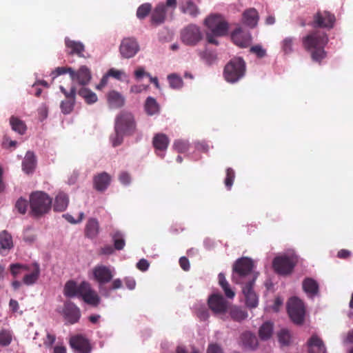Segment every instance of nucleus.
Masks as SVG:
<instances>
[{
	"label": "nucleus",
	"mask_w": 353,
	"mask_h": 353,
	"mask_svg": "<svg viewBox=\"0 0 353 353\" xmlns=\"http://www.w3.org/2000/svg\"><path fill=\"white\" fill-rule=\"evenodd\" d=\"M303 289L310 298H313L319 293V285L315 280L311 278L304 279L303 281Z\"/></svg>",
	"instance_id": "28"
},
{
	"label": "nucleus",
	"mask_w": 353,
	"mask_h": 353,
	"mask_svg": "<svg viewBox=\"0 0 353 353\" xmlns=\"http://www.w3.org/2000/svg\"><path fill=\"white\" fill-rule=\"evenodd\" d=\"M119 179L122 184L128 185L130 183L131 177L128 172H122L119 176Z\"/></svg>",
	"instance_id": "58"
},
{
	"label": "nucleus",
	"mask_w": 353,
	"mask_h": 353,
	"mask_svg": "<svg viewBox=\"0 0 353 353\" xmlns=\"http://www.w3.org/2000/svg\"><path fill=\"white\" fill-rule=\"evenodd\" d=\"M208 305L216 314H225L229 308L230 303L221 294H214L208 298Z\"/></svg>",
	"instance_id": "13"
},
{
	"label": "nucleus",
	"mask_w": 353,
	"mask_h": 353,
	"mask_svg": "<svg viewBox=\"0 0 353 353\" xmlns=\"http://www.w3.org/2000/svg\"><path fill=\"white\" fill-rule=\"evenodd\" d=\"M110 175L105 172H102L94 176L93 187L99 192H104L110 185Z\"/></svg>",
	"instance_id": "22"
},
{
	"label": "nucleus",
	"mask_w": 353,
	"mask_h": 353,
	"mask_svg": "<svg viewBox=\"0 0 353 353\" xmlns=\"http://www.w3.org/2000/svg\"><path fill=\"white\" fill-rule=\"evenodd\" d=\"M308 353H321L325 352V345L322 339L316 334H313L307 341Z\"/></svg>",
	"instance_id": "26"
},
{
	"label": "nucleus",
	"mask_w": 353,
	"mask_h": 353,
	"mask_svg": "<svg viewBox=\"0 0 353 353\" xmlns=\"http://www.w3.org/2000/svg\"><path fill=\"white\" fill-rule=\"evenodd\" d=\"M12 334L9 330H2L0 331V345L8 346L11 343Z\"/></svg>",
	"instance_id": "45"
},
{
	"label": "nucleus",
	"mask_w": 353,
	"mask_h": 353,
	"mask_svg": "<svg viewBox=\"0 0 353 353\" xmlns=\"http://www.w3.org/2000/svg\"><path fill=\"white\" fill-rule=\"evenodd\" d=\"M224 291L225 295L228 299H233L235 296V292L231 289L230 284L228 283L225 285L221 286Z\"/></svg>",
	"instance_id": "56"
},
{
	"label": "nucleus",
	"mask_w": 353,
	"mask_h": 353,
	"mask_svg": "<svg viewBox=\"0 0 353 353\" xmlns=\"http://www.w3.org/2000/svg\"><path fill=\"white\" fill-rule=\"evenodd\" d=\"M68 195L63 192H59L54 199V210L57 212L64 211L68 205Z\"/></svg>",
	"instance_id": "31"
},
{
	"label": "nucleus",
	"mask_w": 353,
	"mask_h": 353,
	"mask_svg": "<svg viewBox=\"0 0 353 353\" xmlns=\"http://www.w3.org/2000/svg\"><path fill=\"white\" fill-rule=\"evenodd\" d=\"M234 278L239 277V282L244 283L242 292L245 299V305L250 308H255L259 304V295L254 290L256 276L252 273L253 266H233Z\"/></svg>",
	"instance_id": "1"
},
{
	"label": "nucleus",
	"mask_w": 353,
	"mask_h": 353,
	"mask_svg": "<svg viewBox=\"0 0 353 353\" xmlns=\"http://www.w3.org/2000/svg\"><path fill=\"white\" fill-rule=\"evenodd\" d=\"M59 89L67 99V100L61 103V112L65 114H69L72 111L75 104L77 88L74 85H72L70 91H67L63 85H60Z\"/></svg>",
	"instance_id": "11"
},
{
	"label": "nucleus",
	"mask_w": 353,
	"mask_h": 353,
	"mask_svg": "<svg viewBox=\"0 0 353 353\" xmlns=\"http://www.w3.org/2000/svg\"><path fill=\"white\" fill-rule=\"evenodd\" d=\"M259 19V13L255 8H248L243 12L242 23L250 28L257 26Z\"/></svg>",
	"instance_id": "23"
},
{
	"label": "nucleus",
	"mask_w": 353,
	"mask_h": 353,
	"mask_svg": "<svg viewBox=\"0 0 353 353\" xmlns=\"http://www.w3.org/2000/svg\"><path fill=\"white\" fill-rule=\"evenodd\" d=\"M294 41L295 39L294 37H287L281 41V50L285 54H288L293 52Z\"/></svg>",
	"instance_id": "42"
},
{
	"label": "nucleus",
	"mask_w": 353,
	"mask_h": 353,
	"mask_svg": "<svg viewBox=\"0 0 353 353\" xmlns=\"http://www.w3.org/2000/svg\"><path fill=\"white\" fill-rule=\"evenodd\" d=\"M242 340L245 345L252 349L256 348L258 345V341L256 336L250 332L243 334Z\"/></svg>",
	"instance_id": "41"
},
{
	"label": "nucleus",
	"mask_w": 353,
	"mask_h": 353,
	"mask_svg": "<svg viewBox=\"0 0 353 353\" xmlns=\"http://www.w3.org/2000/svg\"><path fill=\"white\" fill-rule=\"evenodd\" d=\"M69 343L71 348L77 353H90L92 350L90 341L81 334L72 336Z\"/></svg>",
	"instance_id": "14"
},
{
	"label": "nucleus",
	"mask_w": 353,
	"mask_h": 353,
	"mask_svg": "<svg viewBox=\"0 0 353 353\" xmlns=\"http://www.w3.org/2000/svg\"><path fill=\"white\" fill-rule=\"evenodd\" d=\"M139 50V46L134 38L127 37L121 41L119 51L123 58H132L135 56Z\"/></svg>",
	"instance_id": "12"
},
{
	"label": "nucleus",
	"mask_w": 353,
	"mask_h": 353,
	"mask_svg": "<svg viewBox=\"0 0 353 353\" xmlns=\"http://www.w3.org/2000/svg\"><path fill=\"white\" fill-rule=\"evenodd\" d=\"M68 72L69 73L70 77L74 74L73 69L72 68L58 67L54 71L52 72L50 75L52 76V80H54L58 76L66 74Z\"/></svg>",
	"instance_id": "47"
},
{
	"label": "nucleus",
	"mask_w": 353,
	"mask_h": 353,
	"mask_svg": "<svg viewBox=\"0 0 353 353\" xmlns=\"http://www.w3.org/2000/svg\"><path fill=\"white\" fill-rule=\"evenodd\" d=\"M107 74L109 77H112L117 80H121L122 76L124 74L123 72L114 68H110Z\"/></svg>",
	"instance_id": "54"
},
{
	"label": "nucleus",
	"mask_w": 353,
	"mask_h": 353,
	"mask_svg": "<svg viewBox=\"0 0 353 353\" xmlns=\"http://www.w3.org/2000/svg\"><path fill=\"white\" fill-rule=\"evenodd\" d=\"M274 268V270L276 273L283 275L287 276L290 274L293 271V268L294 266H272Z\"/></svg>",
	"instance_id": "51"
},
{
	"label": "nucleus",
	"mask_w": 353,
	"mask_h": 353,
	"mask_svg": "<svg viewBox=\"0 0 353 353\" xmlns=\"http://www.w3.org/2000/svg\"><path fill=\"white\" fill-rule=\"evenodd\" d=\"M207 353H223V352L220 345L216 343H212L208 345Z\"/></svg>",
	"instance_id": "57"
},
{
	"label": "nucleus",
	"mask_w": 353,
	"mask_h": 353,
	"mask_svg": "<svg viewBox=\"0 0 353 353\" xmlns=\"http://www.w3.org/2000/svg\"><path fill=\"white\" fill-rule=\"evenodd\" d=\"M336 256L341 259H348L352 256V252L348 250L342 249L338 252Z\"/></svg>",
	"instance_id": "59"
},
{
	"label": "nucleus",
	"mask_w": 353,
	"mask_h": 353,
	"mask_svg": "<svg viewBox=\"0 0 353 353\" xmlns=\"http://www.w3.org/2000/svg\"><path fill=\"white\" fill-rule=\"evenodd\" d=\"M302 262V259L296 254V252L292 249H289L276 256L272 265H297Z\"/></svg>",
	"instance_id": "15"
},
{
	"label": "nucleus",
	"mask_w": 353,
	"mask_h": 353,
	"mask_svg": "<svg viewBox=\"0 0 353 353\" xmlns=\"http://www.w3.org/2000/svg\"><path fill=\"white\" fill-rule=\"evenodd\" d=\"M144 108L146 113L150 116L157 114L160 110L159 103L156 99L152 97H149L146 99Z\"/></svg>",
	"instance_id": "34"
},
{
	"label": "nucleus",
	"mask_w": 353,
	"mask_h": 353,
	"mask_svg": "<svg viewBox=\"0 0 353 353\" xmlns=\"http://www.w3.org/2000/svg\"><path fill=\"white\" fill-rule=\"evenodd\" d=\"M78 94L80 97L83 98L85 102L88 104L94 103L97 101V94L85 88H81L79 90Z\"/></svg>",
	"instance_id": "38"
},
{
	"label": "nucleus",
	"mask_w": 353,
	"mask_h": 353,
	"mask_svg": "<svg viewBox=\"0 0 353 353\" xmlns=\"http://www.w3.org/2000/svg\"><path fill=\"white\" fill-rule=\"evenodd\" d=\"M278 339L279 343L282 345H288L290 343L291 335L288 330L283 329L278 333Z\"/></svg>",
	"instance_id": "44"
},
{
	"label": "nucleus",
	"mask_w": 353,
	"mask_h": 353,
	"mask_svg": "<svg viewBox=\"0 0 353 353\" xmlns=\"http://www.w3.org/2000/svg\"><path fill=\"white\" fill-rule=\"evenodd\" d=\"M250 52L256 54L258 58H263L266 56V50L261 45H255L250 48Z\"/></svg>",
	"instance_id": "52"
},
{
	"label": "nucleus",
	"mask_w": 353,
	"mask_h": 353,
	"mask_svg": "<svg viewBox=\"0 0 353 353\" xmlns=\"http://www.w3.org/2000/svg\"><path fill=\"white\" fill-rule=\"evenodd\" d=\"M13 247L12 237L6 230L0 232V252L10 250Z\"/></svg>",
	"instance_id": "33"
},
{
	"label": "nucleus",
	"mask_w": 353,
	"mask_h": 353,
	"mask_svg": "<svg viewBox=\"0 0 353 353\" xmlns=\"http://www.w3.org/2000/svg\"><path fill=\"white\" fill-rule=\"evenodd\" d=\"M173 147L178 152L183 153L188 151L189 144L186 141L176 140L174 141Z\"/></svg>",
	"instance_id": "49"
},
{
	"label": "nucleus",
	"mask_w": 353,
	"mask_h": 353,
	"mask_svg": "<svg viewBox=\"0 0 353 353\" xmlns=\"http://www.w3.org/2000/svg\"><path fill=\"white\" fill-rule=\"evenodd\" d=\"M108 103L112 108H119L124 105L125 98L119 92L112 90L107 95Z\"/></svg>",
	"instance_id": "27"
},
{
	"label": "nucleus",
	"mask_w": 353,
	"mask_h": 353,
	"mask_svg": "<svg viewBox=\"0 0 353 353\" xmlns=\"http://www.w3.org/2000/svg\"><path fill=\"white\" fill-rule=\"evenodd\" d=\"M32 269L30 270L28 266L24 269L27 272L23 276V281L27 285H30L36 283L40 274V269L39 266H32Z\"/></svg>",
	"instance_id": "29"
},
{
	"label": "nucleus",
	"mask_w": 353,
	"mask_h": 353,
	"mask_svg": "<svg viewBox=\"0 0 353 353\" xmlns=\"http://www.w3.org/2000/svg\"><path fill=\"white\" fill-rule=\"evenodd\" d=\"M12 129L20 134H24L27 130L26 123L19 118L12 116L10 119Z\"/></svg>",
	"instance_id": "36"
},
{
	"label": "nucleus",
	"mask_w": 353,
	"mask_h": 353,
	"mask_svg": "<svg viewBox=\"0 0 353 353\" xmlns=\"http://www.w3.org/2000/svg\"><path fill=\"white\" fill-rule=\"evenodd\" d=\"M204 25L213 34L222 37L226 35L228 23L219 14H211L204 20Z\"/></svg>",
	"instance_id": "9"
},
{
	"label": "nucleus",
	"mask_w": 353,
	"mask_h": 353,
	"mask_svg": "<svg viewBox=\"0 0 353 353\" xmlns=\"http://www.w3.org/2000/svg\"><path fill=\"white\" fill-rule=\"evenodd\" d=\"M216 35L213 34L212 32L208 33L206 34V39L209 43L214 44V45H219V41L215 39Z\"/></svg>",
	"instance_id": "64"
},
{
	"label": "nucleus",
	"mask_w": 353,
	"mask_h": 353,
	"mask_svg": "<svg viewBox=\"0 0 353 353\" xmlns=\"http://www.w3.org/2000/svg\"><path fill=\"white\" fill-rule=\"evenodd\" d=\"M125 284L129 290H133L135 288L136 282L134 279L130 277L125 278Z\"/></svg>",
	"instance_id": "63"
},
{
	"label": "nucleus",
	"mask_w": 353,
	"mask_h": 353,
	"mask_svg": "<svg viewBox=\"0 0 353 353\" xmlns=\"http://www.w3.org/2000/svg\"><path fill=\"white\" fill-rule=\"evenodd\" d=\"M152 6L150 3H143L141 5L137 11V17L139 19H143L145 18L148 14L151 12Z\"/></svg>",
	"instance_id": "43"
},
{
	"label": "nucleus",
	"mask_w": 353,
	"mask_h": 353,
	"mask_svg": "<svg viewBox=\"0 0 353 353\" xmlns=\"http://www.w3.org/2000/svg\"><path fill=\"white\" fill-rule=\"evenodd\" d=\"M235 178V172L231 168H228L226 170V177L224 181V183L228 190H230Z\"/></svg>",
	"instance_id": "48"
},
{
	"label": "nucleus",
	"mask_w": 353,
	"mask_h": 353,
	"mask_svg": "<svg viewBox=\"0 0 353 353\" xmlns=\"http://www.w3.org/2000/svg\"><path fill=\"white\" fill-rule=\"evenodd\" d=\"M287 310L290 319L296 325H302L304 322L305 308L303 302L297 297L289 299Z\"/></svg>",
	"instance_id": "8"
},
{
	"label": "nucleus",
	"mask_w": 353,
	"mask_h": 353,
	"mask_svg": "<svg viewBox=\"0 0 353 353\" xmlns=\"http://www.w3.org/2000/svg\"><path fill=\"white\" fill-rule=\"evenodd\" d=\"M15 208L17 211L21 214H24L26 212L28 208V201L22 197L19 198L15 203Z\"/></svg>",
	"instance_id": "50"
},
{
	"label": "nucleus",
	"mask_w": 353,
	"mask_h": 353,
	"mask_svg": "<svg viewBox=\"0 0 353 353\" xmlns=\"http://www.w3.org/2000/svg\"><path fill=\"white\" fill-rule=\"evenodd\" d=\"M93 276L97 282L102 285L110 281L113 274L106 266H97L93 270Z\"/></svg>",
	"instance_id": "21"
},
{
	"label": "nucleus",
	"mask_w": 353,
	"mask_h": 353,
	"mask_svg": "<svg viewBox=\"0 0 353 353\" xmlns=\"http://www.w3.org/2000/svg\"><path fill=\"white\" fill-rule=\"evenodd\" d=\"M36 157L32 152H27L25 158L22 162L23 170L27 173H31L34 171L36 166Z\"/></svg>",
	"instance_id": "32"
},
{
	"label": "nucleus",
	"mask_w": 353,
	"mask_h": 353,
	"mask_svg": "<svg viewBox=\"0 0 353 353\" xmlns=\"http://www.w3.org/2000/svg\"><path fill=\"white\" fill-rule=\"evenodd\" d=\"M73 74L71 79L83 86L88 85L92 79L91 71L85 65L81 66L77 71L73 70Z\"/></svg>",
	"instance_id": "18"
},
{
	"label": "nucleus",
	"mask_w": 353,
	"mask_h": 353,
	"mask_svg": "<svg viewBox=\"0 0 353 353\" xmlns=\"http://www.w3.org/2000/svg\"><path fill=\"white\" fill-rule=\"evenodd\" d=\"M335 21L334 14L326 10H319L313 16V21L310 24L313 28L331 29L334 27Z\"/></svg>",
	"instance_id": "10"
},
{
	"label": "nucleus",
	"mask_w": 353,
	"mask_h": 353,
	"mask_svg": "<svg viewBox=\"0 0 353 353\" xmlns=\"http://www.w3.org/2000/svg\"><path fill=\"white\" fill-rule=\"evenodd\" d=\"M99 232V221L94 218L88 219L85 228V235L90 239L96 238Z\"/></svg>",
	"instance_id": "30"
},
{
	"label": "nucleus",
	"mask_w": 353,
	"mask_h": 353,
	"mask_svg": "<svg viewBox=\"0 0 353 353\" xmlns=\"http://www.w3.org/2000/svg\"><path fill=\"white\" fill-rule=\"evenodd\" d=\"M84 214L83 212H81L79 214V218L78 220H75L71 215L70 214H65L63 215L64 217L71 223H77L82 221L83 218Z\"/></svg>",
	"instance_id": "61"
},
{
	"label": "nucleus",
	"mask_w": 353,
	"mask_h": 353,
	"mask_svg": "<svg viewBox=\"0 0 353 353\" xmlns=\"http://www.w3.org/2000/svg\"><path fill=\"white\" fill-rule=\"evenodd\" d=\"M30 207L32 216L41 217L51 210L52 199L43 192H34L30 195Z\"/></svg>",
	"instance_id": "4"
},
{
	"label": "nucleus",
	"mask_w": 353,
	"mask_h": 353,
	"mask_svg": "<svg viewBox=\"0 0 353 353\" xmlns=\"http://www.w3.org/2000/svg\"><path fill=\"white\" fill-rule=\"evenodd\" d=\"M255 261L250 257L243 256L238 259L234 265H254Z\"/></svg>",
	"instance_id": "53"
},
{
	"label": "nucleus",
	"mask_w": 353,
	"mask_h": 353,
	"mask_svg": "<svg viewBox=\"0 0 353 353\" xmlns=\"http://www.w3.org/2000/svg\"><path fill=\"white\" fill-rule=\"evenodd\" d=\"M231 39L235 45L242 48L248 47L252 41L250 33L241 27L236 28L232 32Z\"/></svg>",
	"instance_id": "16"
},
{
	"label": "nucleus",
	"mask_w": 353,
	"mask_h": 353,
	"mask_svg": "<svg viewBox=\"0 0 353 353\" xmlns=\"http://www.w3.org/2000/svg\"><path fill=\"white\" fill-rule=\"evenodd\" d=\"M229 313L231 318L235 321H241L248 317V313L238 306H229Z\"/></svg>",
	"instance_id": "35"
},
{
	"label": "nucleus",
	"mask_w": 353,
	"mask_h": 353,
	"mask_svg": "<svg viewBox=\"0 0 353 353\" xmlns=\"http://www.w3.org/2000/svg\"><path fill=\"white\" fill-rule=\"evenodd\" d=\"M328 43L326 33L320 30H315L302 39L303 46L311 54L312 59L321 63L327 56L325 47Z\"/></svg>",
	"instance_id": "2"
},
{
	"label": "nucleus",
	"mask_w": 353,
	"mask_h": 353,
	"mask_svg": "<svg viewBox=\"0 0 353 353\" xmlns=\"http://www.w3.org/2000/svg\"><path fill=\"white\" fill-rule=\"evenodd\" d=\"M245 71V61L241 57H234L225 65L223 77L228 82L234 83L244 77Z\"/></svg>",
	"instance_id": "5"
},
{
	"label": "nucleus",
	"mask_w": 353,
	"mask_h": 353,
	"mask_svg": "<svg viewBox=\"0 0 353 353\" xmlns=\"http://www.w3.org/2000/svg\"><path fill=\"white\" fill-rule=\"evenodd\" d=\"M114 129L125 136H132L137 132V123L134 115L128 111H121L115 119Z\"/></svg>",
	"instance_id": "6"
},
{
	"label": "nucleus",
	"mask_w": 353,
	"mask_h": 353,
	"mask_svg": "<svg viewBox=\"0 0 353 353\" xmlns=\"http://www.w3.org/2000/svg\"><path fill=\"white\" fill-rule=\"evenodd\" d=\"M55 340V335L48 333L46 335V339L43 341V344L46 347L51 348L54 343Z\"/></svg>",
	"instance_id": "55"
},
{
	"label": "nucleus",
	"mask_w": 353,
	"mask_h": 353,
	"mask_svg": "<svg viewBox=\"0 0 353 353\" xmlns=\"http://www.w3.org/2000/svg\"><path fill=\"white\" fill-rule=\"evenodd\" d=\"M180 39L185 46H195L203 39V33L199 26L190 23L181 30Z\"/></svg>",
	"instance_id": "7"
},
{
	"label": "nucleus",
	"mask_w": 353,
	"mask_h": 353,
	"mask_svg": "<svg viewBox=\"0 0 353 353\" xmlns=\"http://www.w3.org/2000/svg\"><path fill=\"white\" fill-rule=\"evenodd\" d=\"M64 295L67 297L80 296L87 304L97 307L100 303L101 299L87 281H82L79 285L70 280L64 286Z\"/></svg>",
	"instance_id": "3"
},
{
	"label": "nucleus",
	"mask_w": 353,
	"mask_h": 353,
	"mask_svg": "<svg viewBox=\"0 0 353 353\" xmlns=\"http://www.w3.org/2000/svg\"><path fill=\"white\" fill-rule=\"evenodd\" d=\"M180 11L189 15L191 18H196L200 14V10L192 0H185L179 4Z\"/></svg>",
	"instance_id": "24"
},
{
	"label": "nucleus",
	"mask_w": 353,
	"mask_h": 353,
	"mask_svg": "<svg viewBox=\"0 0 353 353\" xmlns=\"http://www.w3.org/2000/svg\"><path fill=\"white\" fill-rule=\"evenodd\" d=\"M114 252V248L110 245H105L103 248H101L99 251V254L109 255L112 254Z\"/></svg>",
	"instance_id": "60"
},
{
	"label": "nucleus",
	"mask_w": 353,
	"mask_h": 353,
	"mask_svg": "<svg viewBox=\"0 0 353 353\" xmlns=\"http://www.w3.org/2000/svg\"><path fill=\"white\" fill-rule=\"evenodd\" d=\"M65 46L67 48V53L70 55L76 54L79 57H85V46L81 41L71 40L68 37L65 39Z\"/></svg>",
	"instance_id": "20"
},
{
	"label": "nucleus",
	"mask_w": 353,
	"mask_h": 353,
	"mask_svg": "<svg viewBox=\"0 0 353 353\" xmlns=\"http://www.w3.org/2000/svg\"><path fill=\"white\" fill-rule=\"evenodd\" d=\"M112 238L114 249L121 250L124 248L125 245L124 236L120 231L114 232L112 234Z\"/></svg>",
	"instance_id": "39"
},
{
	"label": "nucleus",
	"mask_w": 353,
	"mask_h": 353,
	"mask_svg": "<svg viewBox=\"0 0 353 353\" xmlns=\"http://www.w3.org/2000/svg\"><path fill=\"white\" fill-rule=\"evenodd\" d=\"M166 17V8L163 3L158 4L151 14V23L159 26L164 23Z\"/></svg>",
	"instance_id": "25"
},
{
	"label": "nucleus",
	"mask_w": 353,
	"mask_h": 353,
	"mask_svg": "<svg viewBox=\"0 0 353 353\" xmlns=\"http://www.w3.org/2000/svg\"><path fill=\"white\" fill-rule=\"evenodd\" d=\"M197 316L201 320H206L209 317L208 311L205 308L199 309Z\"/></svg>",
	"instance_id": "62"
},
{
	"label": "nucleus",
	"mask_w": 353,
	"mask_h": 353,
	"mask_svg": "<svg viewBox=\"0 0 353 353\" xmlns=\"http://www.w3.org/2000/svg\"><path fill=\"white\" fill-rule=\"evenodd\" d=\"M63 314L65 319L70 324L77 323L81 317L80 309L71 301H67L64 303Z\"/></svg>",
	"instance_id": "17"
},
{
	"label": "nucleus",
	"mask_w": 353,
	"mask_h": 353,
	"mask_svg": "<svg viewBox=\"0 0 353 353\" xmlns=\"http://www.w3.org/2000/svg\"><path fill=\"white\" fill-rule=\"evenodd\" d=\"M169 143V138L163 133H158L154 136L152 145L155 148L157 155L160 156L161 158L164 157V154L161 153L167 150Z\"/></svg>",
	"instance_id": "19"
},
{
	"label": "nucleus",
	"mask_w": 353,
	"mask_h": 353,
	"mask_svg": "<svg viewBox=\"0 0 353 353\" xmlns=\"http://www.w3.org/2000/svg\"><path fill=\"white\" fill-rule=\"evenodd\" d=\"M123 136L125 134L114 129V133L110 136V141L113 147L120 145L123 141Z\"/></svg>",
	"instance_id": "46"
},
{
	"label": "nucleus",
	"mask_w": 353,
	"mask_h": 353,
	"mask_svg": "<svg viewBox=\"0 0 353 353\" xmlns=\"http://www.w3.org/2000/svg\"><path fill=\"white\" fill-rule=\"evenodd\" d=\"M168 80L170 88L174 90L181 89L183 85V81L180 76L175 73L168 76Z\"/></svg>",
	"instance_id": "40"
},
{
	"label": "nucleus",
	"mask_w": 353,
	"mask_h": 353,
	"mask_svg": "<svg viewBox=\"0 0 353 353\" xmlns=\"http://www.w3.org/2000/svg\"><path fill=\"white\" fill-rule=\"evenodd\" d=\"M273 332V324L270 322H265L259 328V336L261 340L269 339Z\"/></svg>",
	"instance_id": "37"
}]
</instances>
